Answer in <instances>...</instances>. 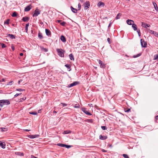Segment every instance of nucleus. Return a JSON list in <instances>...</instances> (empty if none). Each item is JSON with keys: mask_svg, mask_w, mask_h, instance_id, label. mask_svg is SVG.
I'll list each match as a JSON object with an SVG mask.
<instances>
[{"mask_svg": "<svg viewBox=\"0 0 158 158\" xmlns=\"http://www.w3.org/2000/svg\"><path fill=\"white\" fill-rule=\"evenodd\" d=\"M40 13V11L39 10L36 9L34 12V13L33 15V16L34 17L35 16L36 17L38 15H39Z\"/></svg>", "mask_w": 158, "mask_h": 158, "instance_id": "obj_4", "label": "nucleus"}, {"mask_svg": "<svg viewBox=\"0 0 158 158\" xmlns=\"http://www.w3.org/2000/svg\"><path fill=\"white\" fill-rule=\"evenodd\" d=\"M11 48L13 50H14V49H15V48H14V46H12L11 47Z\"/></svg>", "mask_w": 158, "mask_h": 158, "instance_id": "obj_57", "label": "nucleus"}, {"mask_svg": "<svg viewBox=\"0 0 158 158\" xmlns=\"http://www.w3.org/2000/svg\"><path fill=\"white\" fill-rule=\"evenodd\" d=\"M155 119L156 120H157L158 119V118L157 117H155Z\"/></svg>", "mask_w": 158, "mask_h": 158, "instance_id": "obj_61", "label": "nucleus"}, {"mask_svg": "<svg viewBox=\"0 0 158 158\" xmlns=\"http://www.w3.org/2000/svg\"><path fill=\"white\" fill-rule=\"evenodd\" d=\"M121 15V14H120V13L118 14L116 17V19H120Z\"/></svg>", "mask_w": 158, "mask_h": 158, "instance_id": "obj_27", "label": "nucleus"}, {"mask_svg": "<svg viewBox=\"0 0 158 158\" xmlns=\"http://www.w3.org/2000/svg\"><path fill=\"white\" fill-rule=\"evenodd\" d=\"M41 110H38V113H40V112H41Z\"/></svg>", "mask_w": 158, "mask_h": 158, "instance_id": "obj_60", "label": "nucleus"}, {"mask_svg": "<svg viewBox=\"0 0 158 158\" xmlns=\"http://www.w3.org/2000/svg\"><path fill=\"white\" fill-rule=\"evenodd\" d=\"M61 104L64 107L66 106L67 105V104L63 103H61Z\"/></svg>", "mask_w": 158, "mask_h": 158, "instance_id": "obj_45", "label": "nucleus"}, {"mask_svg": "<svg viewBox=\"0 0 158 158\" xmlns=\"http://www.w3.org/2000/svg\"><path fill=\"white\" fill-rule=\"evenodd\" d=\"M17 16V14L16 12H14L13 13V14L12 15V16L13 17H16Z\"/></svg>", "mask_w": 158, "mask_h": 158, "instance_id": "obj_30", "label": "nucleus"}, {"mask_svg": "<svg viewBox=\"0 0 158 158\" xmlns=\"http://www.w3.org/2000/svg\"><path fill=\"white\" fill-rule=\"evenodd\" d=\"M149 31V32L151 33L152 34H153L155 36H157L158 37V33L155 31H153L152 30H150L149 29H148Z\"/></svg>", "mask_w": 158, "mask_h": 158, "instance_id": "obj_5", "label": "nucleus"}, {"mask_svg": "<svg viewBox=\"0 0 158 158\" xmlns=\"http://www.w3.org/2000/svg\"><path fill=\"white\" fill-rule=\"evenodd\" d=\"M69 57L70 59L71 60H74V58H73V56L72 55V54H70L69 55Z\"/></svg>", "mask_w": 158, "mask_h": 158, "instance_id": "obj_24", "label": "nucleus"}, {"mask_svg": "<svg viewBox=\"0 0 158 158\" xmlns=\"http://www.w3.org/2000/svg\"><path fill=\"white\" fill-rule=\"evenodd\" d=\"M30 130H28V129H26V130H25V131H29Z\"/></svg>", "mask_w": 158, "mask_h": 158, "instance_id": "obj_64", "label": "nucleus"}, {"mask_svg": "<svg viewBox=\"0 0 158 158\" xmlns=\"http://www.w3.org/2000/svg\"><path fill=\"white\" fill-rule=\"evenodd\" d=\"M87 122L90 123H93V120L92 119H88L87 120Z\"/></svg>", "mask_w": 158, "mask_h": 158, "instance_id": "obj_33", "label": "nucleus"}, {"mask_svg": "<svg viewBox=\"0 0 158 158\" xmlns=\"http://www.w3.org/2000/svg\"><path fill=\"white\" fill-rule=\"evenodd\" d=\"M38 36L40 39H42L43 38V36L41 33L40 32H39L38 34Z\"/></svg>", "mask_w": 158, "mask_h": 158, "instance_id": "obj_22", "label": "nucleus"}, {"mask_svg": "<svg viewBox=\"0 0 158 158\" xmlns=\"http://www.w3.org/2000/svg\"><path fill=\"white\" fill-rule=\"evenodd\" d=\"M26 99V98H25V97L23 98H21L20 99V100L21 101H23L25 100Z\"/></svg>", "mask_w": 158, "mask_h": 158, "instance_id": "obj_46", "label": "nucleus"}, {"mask_svg": "<svg viewBox=\"0 0 158 158\" xmlns=\"http://www.w3.org/2000/svg\"><path fill=\"white\" fill-rule=\"evenodd\" d=\"M140 56V54H138L136 55L135 56H134V57L135 58L137 57H138L139 56Z\"/></svg>", "mask_w": 158, "mask_h": 158, "instance_id": "obj_51", "label": "nucleus"}, {"mask_svg": "<svg viewBox=\"0 0 158 158\" xmlns=\"http://www.w3.org/2000/svg\"><path fill=\"white\" fill-rule=\"evenodd\" d=\"M45 32L46 33V34L48 36H49L51 34V32L48 29H45Z\"/></svg>", "mask_w": 158, "mask_h": 158, "instance_id": "obj_15", "label": "nucleus"}, {"mask_svg": "<svg viewBox=\"0 0 158 158\" xmlns=\"http://www.w3.org/2000/svg\"><path fill=\"white\" fill-rule=\"evenodd\" d=\"M90 4L89 2H86L84 4V9L85 10H87Z\"/></svg>", "mask_w": 158, "mask_h": 158, "instance_id": "obj_7", "label": "nucleus"}, {"mask_svg": "<svg viewBox=\"0 0 158 158\" xmlns=\"http://www.w3.org/2000/svg\"><path fill=\"white\" fill-rule=\"evenodd\" d=\"M20 55L21 56H22L23 55V53H20Z\"/></svg>", "mask_w": 158, "mask_h": 158, "instance_id": "obj_56", "label": "nucleus"}, {"mask_svg": "<svg viewBox=\"0 0 158 158\" xmlns=\"http://www.w3.org/2000/svg\"><path fill=\"white\" fill-rule=\"evenodd\" d=\"M31 7L32 6L31 5L27 6L25 8L24 11L26 12L29 11L31 9Z\"/></svg>", "mask_w": 158, "mask_h": 158, "instance_id": "obj_13", "label": "nucleus"}, {"mask_svg": "<svg viewBox=\"0 0 158 158\" xmlns=\"http://www.w3.org/2000/svg\"><path fill=\"white\" fill-rule=\"evenodd\" d=\"M56 51L58 53V54L60 56L63 57L64 56V54L63 52V50L61 49H57Z\"/></svg>", "mask_w": 158, "mask_h": 158, "instance_id": "obj_2", "label": "nucleus"}, {"mask_svg": "<svg viewBox=\"0 0 158 158\" xmlns=\"http://www.w3.org/2000/svg\"><path fill=\"white\" fill-rule=\"evenodd\" d=\"M79 83V82L78 81H75L73 82V83H72L69 85V87H73L74 86L76 85H77Z\"/></svg>", "mask_w": 158, "mask_h": 158, "instance_id": "obj_10", "label": "nucleus"}, {"mask_svg": "<svg viewBox=\"0 0 158 158\" xmlns=\"http://www.w3.org/2000/svg\"><path fill=\"white\" fill-rule=\"evenodd\" d=\"M141 26L147 28L148 27H149L150 25L147 24L146 23L142 22Z\"/></svg>", "mask_w": 158, "mask_h": 158, "instance_id": "obj_12", "label": "nucleus"}, {"mask_svg": "<svg viewBox=\"0 0 158 158\" xmlns=\"http://www.w3.org/2000/svg\"><path fill=\"white\" fill-rule=\"evenodd\" d=\"M82 110L86 114L89 115H91V114L88 111L86 110V109L85 108H82Z\"/></svg>", "mask_w": 158, "mask_h": 158, "instance_id": "obj_8", "label": "nucleus"}, {"mask_svg": "<svg viewBox=\"0 0 158 158\" xmlns=\"http://www.w3.org/2000/svg\"><path fill=\"white\" fill-rule=\"evenodd\" d=\"M64 144H61V143H58L57 144V145L60 147H64Z\"/></svg>", "mask_w": 158, "mask_h": 158, "instance_id": "obj_39", "label": "nucleus"}, {"mask_svg": "<svg viewBox=\"0 0 158 158\" xmlns=\"http://www.w3.org/2000/svg\"><path fill=\"white\" fill-rule=\"evenodd\" d=\"M71 132V131H64L63 132V134H68L70 133Z\"/></svg>", "mask_w": 158, "mask_h": 158, "instance_id": "obj_28", "label": "nucleus"}, {"mask_svg": "<svg viewBox=\"0 0 158 158\" xmlns=\"http://www.w3.org/2000/svg\"><path fill=\"white\" fill-rule=\"evenodd\" d=\"M60 40L63 42H65L66 41L65 37L63 35L60 36Z\"/></svg>", "mask_w": 158, "mask_h": 158, "instance_id": "obj_17", "label": "nucleus"}, {"mask_svg": "<svg viewBox=\"0 0 158 158\" xmlns=\"http://www.w3.org/2000/svg\"><path fill=\"white\" fill-rule=\"evenodd\" d=\"M65 66L68 69L69 71H70L71 70L70 66L68 64H66L65 65Z\"/></svg>", "mask_w": 158, "mask_h": 158, "instance_id": "obj_25", "label": "nucleus"}, {"mask_svg": "<svg viewBox=\"0 0 158 158\" xmlns=\"http://www.w3.org/2000/svg\"><path fill=\"white\" fill-rule=\"evenodd\" d=\"M71 10L74 13H76L77 12V10L75 8H74L72 6L71 7Z\"/></svg>", "mask_w": 158, "mask_h": 158, "instance_id": "obj_18", "label": "nucleus"}, {"mask_svg": "<svg viewBox=\"0 0 158 158\" xmlns=\"http://www.w3.org/2000/svg\"><path fill=\"white\" fill-rule=\"evenodd\" d=\"M123 156L124 158H129L128 155L126 154H123Z\"/></svg>", "mask_w": 158, "mask_h": 158, "instance_id": "obj_32", "label": "nucleus"}, {"mask_svg": "<svg viewBox=\"0 0 158 158\" xmlns=\"http://www.w3.org/2000/svg\"><path fill=\"white\" fill-rule=\"evenodd\" d=\"M65 23L64 22H63L62 23H60V24L63 26H64L65 24Z\"/></svg>", "mask_w": 158, "mask_h": 158, "instance_id": "obj_44", "label": "nucleus"}, {"mask_svg": "<svg viewBox=\"0 0 158 158\" xmlns=\"http://www.w3.org/2000/svg\"><path fill=\"white\" fill-rule=\"evenodd\" d=\"M29 113L31 114L34 115H36L37 114V113L35 112H30Z\"/></svg>", "mask_w": 158, "mask_h": 158, "instance_id": "obj_31", "label": "nucleus"}, {"mask_svg": "<svg viewBox=\"0 0 158 158\" xmlns=\"http://www.w3.org/2000/svg\"><path fill=\"white\" fill-rule=\"evenodd\" d=\"M107 40L108 42L110 44V39L109 38H108L107 39Z\"/></svg>", "mask_w": 158, "mask_h": 158, "instance_id": "obj_52", "label": "nucleus"}, {"mask_svg": "<svg viewBox=\"0 0 158 158\" xmlns=\"http://www.w3.org/2000/svg\"><path fill=\"white\" fill-rule=\"evenodd\" d=\"M71 147V146L68 145H65V144H64V147H65L66 148H70Z\"/></svg>", "mask_w": 158, "mask_h": 158, "instance_id": "obj_38", "label": "nucleus"}, {"mask_svg": "<svg viewBox=\"0 0 158 158\" xmlns=\"http://www.w3.org/2000/svg\"><path fill=\"white\" fill-rule=\"evenodd\" d=\"M78 6L79 10H80L81 7V5L80 3H78Z\"/></svg>", "mask_w": 158, "mask_h": 158, "instance_id": "obj_49", "label": "nucleus"}, {"mask_svg": "<svg viewBox=\"0 0 158 158\" xmlns=\"http://www.w3.org/2000/svg\"><path fill=\"white\" fill-rule=\"evenodd\" d=\"M136 31L137 32V33H138L139 32V31H140V30H137Z\"/></svg>", "mask_w": 158, "mask_h": 158, "instance_id": "obj_63", "label": "nucleus"}, {"mask_svg": "<svg viewBox=\"0 0 158 158\" xmlns=\"http://www.w3.org/2000/svg\"><path fill=\"white\" fill-rule=\"evenodd\" d=\"M29 19V18L28 17H24L23 18V19H22V20L24 22H26Z\"/></svg>", "mask_w": 158, "mask_h": 158, "instance_id": "obj_19", "label": "nucleus"}, {"mask_svg": "<svg viewBox=\"0 0 158 158\" xmlns=\"http://www.w3.org/2000/svg\"><path fill=\"white\" fill-rule=\"evenodd\" d=\"M106 138L107 137L105 136H102V135H100L99 136V139H101L104 140L106 139Z\"/></svg>", "mask_w": 158, "mask_h": 158, "instance_id": "obj_20", "label": "nucleus"}, {"mask_svg": "<svg viewBox=\"0 0 158 158\" xmlns=\"http://www.w3.org/2000/svg\"><path fill=\"white\" fill-rule=\"evenodd\" d=\"M8 36H9L10 38L12 39L15 38V36L12 34H8Z\"/></svg>", "mask_w": 158, "mask_h": 158, "instance_id": "obj_21", "label": "nucleus"}, {"mask_svg": "<svg viewBox=\"0 0 158 158\" xmlns=\"http://www.w3.org/2000/svg\"><path fill=\"white\" fill-rule=\"evenodd\" d=\"M10 103L8 100H0V106L2 107L5 105H8Z\"/></svg>", "mask_w": 158, "mask_h": 158, "instance_id": "obj_1", "label": "nucleus"}, {"mask_svg": "<svg viewBox=\"0 0 158 158\" xmlns=\"http://www.w3.org/2000/svg\"><path fill=\"white\" fill-rule=\"evenodd\" d=\"M16 90L19 91H23V90L21 89H16Z\"/></svg>", "mask_w": 158, "mask_h": 158, "instance_id": "obj_50", "label": "nucleus"}, {"mask_svg": "<svg viewBox=\"0 0 158 158\" xmlns=\"http://www.w3.org/2000/svg\"><path fill=\"white\" fill-rule=\"evenodd\" d=\"M153 4L156 10L157 9V6L155 2H153Z\"/></svg>", "mask_w": 158, "mask_h": 158, "instance_id": "obj_34", "label": "nucleus"}, {"mask_svg": "<svg viewBox=\"0 0 158 158\" xmlns=\"http://www.w3.org/2000/svg\"><path fill=\"white\" fill-rule=\"evenodd\" d=\"M74 107L76 108H79L80 107V106L78 104H76L74 106Z\"/></svg>", "mask_w": 158, "mask_h": 158, "instance_id": "obj_37", "label": "nucleus"}, {"mask_svg": "<svg viewBox=\"0 0 158 158\" xmlns=\"http://www.w3.org/2000/svg\"><path fill=\"white\" fill-rule=\"evenodd\" d=\"M13 82V81H11L10 82H9L8 84H7V85H11Z\"/></svg>", "mask_w": 158, "mask_h": 158, "instance_id": "obj_47", "label": "nucleus"}, {"mask_svg": "<svg viewBox=\"0 0 158 158\" xmlns=\"http://www.w3.org/2000/svg\"><path fill=\"white\" fill-rule=\"evenodd\" d=\"M99 63L100 64V67L102 68H104L105 67V64L103 63V62L100 60H99Z\"/></svg>", "mask_w": 158, "mask_h": 158, "instance_id": "obj_14", "label": "nucleus"}, {"mask_svg": "<svg viewBox=\"0 0 158 158\" xmlns=\"http://www.w3.org/2000/svg\"><path fill=\"white\" fill-rule=\"evenodd\" d=\"M9 19H8L4 22V23L6 24H8L9 23Z\"/></svg>", "mask_w": 158, "mask_h": 158, "instance_id": "obj_36", "label": "nucleus"}, {"mask_svg": "<svg viewBox=\"0 0 158 158\" xmlns=\"http://www.w3.org/2000/svg\"><path fill=\"white\" fill-rule=\"evenodd\" d=\"M101 128L103 130H106V126H101Z\"/></svg>", "mask_w": 158, "mask_h": 158, "instance_id": "obj_40", "label": "nucleus"}, {"mask_svg": "<svg viewBox=\"0 0 158 158\" xmlns=\"http://www.w3.org/2000/svg\"><path fill=\"white\" fill-rule=\"evenodd\" d=\"M1 46H2V48H4L5 47H6V45L4 44H1Z\"/></svg>", "mask_w": 158, "mask_h": 158, "instance_id": "obj_43", "label": "nucleus"}, {"mask_svg": "<svg viewBox=\"0 0 158 158\" xmlns=\"http://www.w3.org/2000/svg\"><path fill=\"white\" fill-rule=\"evenodd\" d=\"M61 21V20H57V22L58 23H60Z\"/></svg>", "mask_w": 158, "mask_h": 158, "instance_id": "obj_54", "label": "nucleus"}, {"mask_svg": "<svg viewBox=\"0 0 158 158\" xmlns=\"http://www.w3.org/2000/svg\"><path fill=\"white\" fill-rule=\"evenodd\" d=\"M140 43L142 47H146L147 45L146 42H145L143 39L140 40Z\"/></svg>", "mask_w": 158, "mask_h": 158, "instance_id": "obj_3", "label": "nucleus"}, {"mask_svg": "<svg viewBox=\"0 0 158 158\" xmlns=\"http://www.w3.org/2000/svg\"><path fill=\"white\" fill-rule=\"evenodd\" d=\"M41 49L42 50L44 51L45 52H47L48 51V50L47 49L44 48H42Z\"/></svg>", "mask_w": 158, "mask_h": 158, "instance_id": "obj_41", "label": "nucleus"}, {"mask_svg": "<svg viewBox=\"0 0 158 158\" xmlns=\"http://www.w3.org/2000/svg\"><path fill=\"white\" fill-rule=\"evenodd\" d=\"M130 109H128V110H127L125 111L126 112H129L130 111Z\"/></svg>", "mask_w": 158, "mask_h": 158, "instance_id": "obj_53", "label": "nucleus"}, {"mask_svg": "<svg viewBox=\"0 0 158 158\" xmlns=\"http://www.w3.org/2000/svg\"><path fill=\"white\" fill-rule=\"evenodd\" d=\"M17 154L19 155H20L22 156H23V153H21V152H17Z\"/></svg>", "mask_w": 158, "mask_h": 158, "instance_id": "obj_42", "label": "nucleus"}, {"mask_svg": "<svg viewBox=\"0 0 158 158\" xmlns=\"http://www.w3.org/2000/svg\"><path fill=\"white\" fill-rule=\"evenodd\" d=\"M127 23L129 25H132L134 23V21L128 19L126 21Z\"/></svg>", "mask_w": 158, "mask_h": 158, "instance_id": "obj_9", "label": "nucleus"}, {"mask_svg": "<svg viewBox=\"0 0 158 158\" xmlns=\"http://www.w3.org/2000/svg\"><path fill=\"white\" fill-rule=\"evenodd\" d=\"M1 130L2 131H7V129L5 128H1Z\"/></svg>", "mask_w": 158, "mask_h": 158, "instance_id": "obj_29", "label": "nucleus"}, {"mask_svg": "<svg viewBox=\"0 0 158 158\" xmlns=\"http://www.w3.org/2000/svg\"><path fill=\"white\" fill-rule=\"evenodd\" d=\"M0 81H2V82H4V81H5V80H4V79H2Z\"/></svg>", "mask_w": 158, "mask_h": 158, "instance_id": "obj_55", "label": "nucleus"}, {"mask_svg": "<svg viewBox=\"0 0 158 158\" xmlns=\"http://www.w3.org/2000/svg\"><path fill=\"white\" fill-rule=\"evenodd\" d=\"M139 31V33H138V35H139V36H140V31Z\"/></svg>", "mask_w": 158, "mask_h": 158, "instance_id": "obj_59", "label": "nucleus"}, {"mask_svg": "<svg viewBox=\"0 0 158 158\" xmlns=\"http://www.w3.org/2000/svg\"><path fill=\"white\" fill-rule=\"evenodd\" d=\"M0 146L3 149L6 148V144L4 142H2L0 141Z\"/></svg>", "mask_w": 158, "mask_h": 158, "instance_id": "obj_11", "label": "nucleus"}, {"mask_svg": "<svg viewBox=\"0 0 158 158\" xmlns=\"http://www.w3.org/2000/svg\"><path fill=\"white\" fill-rule=\"evenodd\" d=\"M21 93H20V94H15V96H14V97H17L19 95H20V94H21Z\"/></svg>", "mask_w": 158, "mask_h": 158, "instance_id": "obj_48", "label": "nucleus"}, {"mask_svg": "<svg viewBox=\"0 0 158 158\" xmlns=\"http://www.w3.org/2000/svg\"><path fill=\"white\" fill-rule=\"evenodd\" d=\"M111 23H110L108 25V27H109L110 26V25H111Z\"/></svg>", "mask_w": 158, "mask_h": 158, "instance_id": "obj_58", "label": "nucleus"}, {"mask_svg": "<svg viewBox=\"0 0 158 158\" xmlns=\"http://www.w3.org/2000/svg\"><path fill=\"white\" fill-rule=\"evenodd\" d=\"M39 137V135H30L28 136V137L31 139H33L38 138Z\"/></svg>", "mask_w": 158, "mask_h": 158, "instance_id": "obj_6", "label": "nucleus"}, {"mask_svg": "<svg viewBox=\"0 0 158 158\" xmlns=\"http://www.w3.org/2000/svg\"><path fill=\"white\" fill-rule=\"evenodd\" d=\"M132 27L135 31H136L137 30V25L135 24V23H134L132 25Z\"/></svg>", "mask_w": 158, "mask_h": 158, "instance_id": "obj_16", "label": "nucleus"}, {"mask_svg": "<svg viewBox=\"0 0 158 158\" xmlns=\"http://www.w3.org/2000/svg\"><path fill=\"white\" fill-rule=\"evenodd\" d=\"M29 25V23H27L26 25L25 26V30L26 31V32H27L28 31V27Z\"/></svg>", "mask_w": 158, "mask_h": 158, "instance_id": "obj_26", "label": "nucleus"}, {"mask_svg": "<svg viewBox=\"0 0 158 158\" xmlns=\"http://www.w3.org/2000/svg\"><path fill=\"white\" fill-rule=\"evenodd\" d=\"M57 113L56 111H55V110H54L53 111V113Z\"/></svg>", "mask_w": 158, "mask_h": 158, "instance_id": "obj_62", "label": "nucleus"}, {"mask_svg": "<svg viewBox=\"0 0 158 158\" xmlns=\"http://www.w3.org/2000/svg\"><path fill=\"white\" fill-rule=\"evenodd\" d=\"M154 59L155 60H157L158 59V54L154 56Z\"/></svg>", "mask_w": 158, "mask_h": 158, "instance_id": "obj_35", "label": "nucleus"}, {"mask_svg": "<svg viewBox=\"0 0 158 158\" xmlns=\"http://www.w3.org/2000/svg\"><path fill=\"white\" fill-rule=\"evenodd\" d=\"M104 5V3L101 2H99L98 4V6H103Z\"/></svg>", "mask_w": 158, "mask_h": 158, "instance_id": "obj_23", "label": "nucleus"}]
</instances>
